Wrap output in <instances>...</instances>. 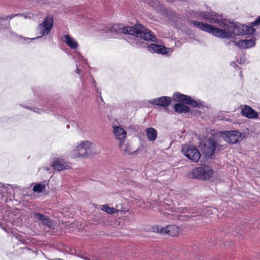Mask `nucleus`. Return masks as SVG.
<instances>
[{
  "mask_svg": "<svg viewBox=\"0 0 260 260\" xmlns=\"http://www.w3.org/2000/svg\"><path fill=\"white\" fill-rule=\"evenodd\" d=\"M190 22L199 29L220 39H235L236 36L253 35L255 31L254 26L250 24L247 26L238 22H230L224 18L220 25L222 28L199 21L191 20Z\"/></svg>",
  "mask_w": 260,
  "mask_h": 260,
  "instance_id": "f257e3e1",
  "label": "nucleus"
},
{
  "mask_svg": "<svg viewBox=\"0 0 260 260\" xmlns=\"http://www.w3.org/2000/svg\"><path fill=\"white\" fill-rule=\"evenodd\" d=\"M110 31L115 34H125L130 36L127 41L135 47H141L143 41L149 40L157 43V39L153 32L144 25L137 23L133 26H125L123 24H114L110 27Z\"/></svg>",
  "mask_w": 260,
  "mask_h": 260,
  "instance_id": "f03ea898",
  "label": "nucleus"
},
{
  "mask_svg": "<svg viewBox=\"0 0 260 260\" xmlns=\"http://www.w3.org/2000/svg\"><path fill=\"white\" fill-rule=\"evenodd\" d=\"M213 173L214 170L211 167L202 164L192 170L189 176L192 178L207 180L212 177Z\"/></svg>",
  "mask_w": 260,
  "mask_h": 260,
  "instance_id": "7ed1b4c3",
  "label": "nucleus"
},
{
  "mask_svg": "<svg viewBox=\"0 0 260 260\" xmlns=\"http://www.w3.org/2000/svg\"><path fill=\"white\" fill-rule=\"evenodd\" d=\"M201 151L206 158H210L215 153V137H205L200 139Z\"/></svg>",
  "mask_w": 260,
  "mask_h": 260,
  "instance_id": "20e7f679",
  "label": "nucleus"
},
{
  "mask_svg": "<svg viewBox=\"0 0 260 260\" xmlns=\"http://www.w3.org/2000/svg\"><path fill=\"white\" fill-rule=\"evenodd\" d=\"M181 152L187 158L193 162H198L201 156L200 152L194 145L187 144L182 145Z\"/></svg>",
  "mask_w": 260,
  "mask_h": 260,
  "instance_id": "39448f33",
  "label": "nucleus"
},
{
  "mask_svg": "<svg viewBox=\"0 0 260 260\" xmlns=\"http://www.w3.org/2000/svg\"><path fill=\"white\" fill-rule=\"evenodd\" d=\"M53 25V18L52 16L48 15L44 20L43 22L39 25L38 29V34L40 35L31 40L39 39L42 38L44 35H47L50 32L51 28Z\"/></svg>",
  "mask_w": 260,
  "mask_h": 260,
  "instance_id": "423d86ee",
  "label": "nucleus"
},
{
  "mask_svg": "<svg viewBox=\"0 0 260 260\" xmlns=\"http://www.w3.org/2000/svg\"><path fill=\"white\" fill-rule=\"evenodd\" d=\"M198 16L204 20H207L210 24H216L219 26L223 20L222 14H219L215 12L200 11Z\"/></svg>",
  "mask_w": 260,
  "mask_h": 260,
  "instance_id": "0eeeda50",
  "label": "nucleus"
},
{
  "mask_svg": "<svg viewBox=\"0 0 260 260\" xmlns=\"http://www.w3.org/2000/svg\"><path fill=\"white\" fill-rule=\"evenodd\" d=\"M147 41H143L144 44L140 48H147L148 50L151 53H155L162 55H167V56L170 55L169 51L170 49L169 48H167L165 46L156 44H148V43L146 42Z\"/></svg>",
  "mask_w": 260,
  "mask_h": 260,
  "instance_id": "6e6552de",
  "label": "nucleus"
},
{
  "mask_svg": "<svg viewBox=\"0 0 260 260\" xmlns=\"http://www.w3.org/2000/svg\"><path fill=\"white\" fill-rule=\"evenodd\" d=\"M91 143L88 141H82L81 144L76 147V151L78 155L76 156L87 157L93 154L91 150Z\"/></svg>",
  "mask_w": 260,
  "mask_h": 260,
  "instance_id": "1a4fd4ad",
  "label": "nucleus"
},
{
  "mask_svg": "<svg viewBox=\"0 0 260 260\" xmlns=\"http://www.w3.org/2000/svg\"><path fill=\"white\" fill-rule=\"evenodd\" d=\"M220 135L225 141L234 144L239 142L242 134L237 131H231L220 132Z\"/></svg>",
  "mask_w": 260,
  "mask_h": 260,
  "instance_id": "9d476101",
  "label": "nucleus"
},
{
  "mask_svg": "<svg viewBox=\"0 0 260 260\" xmlns=\"http://www.w3.org/2000/svg\"><path fill=\"white\" fill-rule=\"evenodd\" d=\"M54 102L49 101L47 99H46L41 103V105L43 106L44 108V109H39L35 107H32V108H31L29 106H25V108L28 109H30L35 112L41 113V111H54L55 110L54 107Z\"/></svg>",
  "mask_w": 260,
  "mask_h": 260,
  "instance_id": "9b49d317",
  "label": "nucleus"
},
{
  "mask_svg": "<svg viewBox=\"0 0 260 260\" xmlns=\"http://www.w3.org/2000/svg\"><path fill=\"white\" fill-rule=\"evenodd\" d=\"M34 217L35 219L40 221L43 225L46 226L49 229H54V222L48 216L40 213L35 212L34 213Z\"/></svg>",
  "mask_w": 260,
  "mask_h": 260,
  "instance_id": "f8f14e48",
  "label": "nucleus"
},
{
  "mask_svg": "<svg viewBox=\"0 0 260 260\" xmlns=\"http://www.w3.org/2000/svg\"><path fill=\"white\" fill-rule=\"evenodd\" d=\"M172 102V99L170 96H162L149 100V103L155 106L167 107L169 106Z\"/></svg>",
  "mask_w": 260,
  "mask_h": 260,
  "instance_id": "ddd939ff",
  "label": "nucleus"
},
{
  "mask_svg": "<svg viewBox=\"0 0 260 260\" xmlns=\"http://www.w3.org/2000/svg\"><path fill=\"white\" fill-rule=\"evenodd\" d=\"M241 113L243 116L249 119H256L258 117V112L246 105L242 109Z\"/></svg>",
  "mask_w": 260,
  "mask_h": 260,
  "instance_id": "4468645a",
  "label": "nucleus"
},
{
  "mask_svg": "<svg viewBox=\"0 0 260 260\" xmlns=\"http://www.w3.org/2000/svg\"><path fill=\"white\" fill-rule=\"evenodd\" d=\"M255 39L240 40L235 43V45L240 48L247 49L253 47L255 45Z\"/></svg>",
  "mask_w": 260,
  "mask_h": 260,
  "instance_id": "2eb2a0df",
  "label": "nucleus"
},
{
  "mask_svg": "<svg viewBox=\"0 0 260 260\" xmlns=\"http://www.w3.org/2000/svg\"><path fill=\"white\" fill-rule=\"evenodd\" d=\"M113 132L116 139H118L119 142L125 141L126 138V131L123 128L117 126H114L113 127Z\"/></svg>",
  "mask_w": 260,
  "mask_h": 260,
  "instance_id": "dca6fc26",
  "label": "nucleus"
},
{
  "mask_svg": "<svg viewBox=\"0 0 260 260\" xmlns=\"http://www.w3.org/2000/svg\"><path fill=\"white\" fill-rule=\"evenodd\" d=\"M62 41L72 49H76L78 47V42L69 35H63Z\"/></svg>",
  "mask_w": 260,
  "mask_h": 260,
  "instance_id": "f3484780",
  "label": "nucleus"
},
{
  "mask_svg": "<svg viewBox=\"0 0 260 260\" xmlns=\"http://www.w3.org/2000/svg\"><path fill=\"white\" fill-rule=\"evenodd\" d=\"M189 98V95L184 94L178 92L174 93L173 96L174 101L185 105L187 104Z\"/></svg>",
  "mask_w": 260,
  "mask_h": 260,
  "instance_id": "a211bd4d",
  "label": "nucleus"
},
{
  "mask_svg": "<svg viewBox=\"0 0 260 260\" xmlns=\"http://www.w3.org/2000/svg\"><path fill=\"white\" fill-rule=\"evenodd\" d=\"M174 108L175 111L178 113H188L190 111L189 107L187 105L180 103H176L174 105Z\"/></svg>",
  "mask_w": 260,
  "mask_h": 260,
  "instance_id": "6ab92c4d",
  "label": "nucleus"
},
{
  "mask_svg": "<svg viewBox=\"0 0 260 260\" xmlns=\"http://www.w3.org/2000/svg\"><path fill=\"white\" fill-rule=\"evenodd\" d=\"M165 234H168L171 236H175L179 233V228L175 224L168 225L165 227Z\"/></svg>",
  "mask_w": 260,
  "mask_h": 260,
  "instance_id": "aec40b11",
  "label": "nucleus"
},
{
  "mask_svg": "<svg viewBox=\"0 0 260 260\" xmlns=\"http://www.w3.org/2000/svg\"><path fill=\"white\" fill-rule=\"evenodd\" d=\"M147 138L150 141H154L157 138V133L156 129L153 127H148L146 129Z\"/></svg>",
  "mask_w": 260,
  "mask_h": 260,
  "instance_id": "412c9836",
  "label": "nucleus"
},
{
  "mask_svg": "<svg viewBox=\"0 0 260 260\" xmlns=\"http://www.w3.org/2000/svg\"><path fill=\"white\" fill-rule=\"evenodd\" d=\"M14 187H16V186L11 184L3 185L0 183V194H3L5 193H12L10 190H12Z\"/></svg>",
  "mask_w": 260,
  "mask_h": 260,
  "instance_id": "4be33fe9",
  "label": "nucleus"
},
{
  "mask_svg": "<svg viewBox=\"0 0 260 260\" xmlns=\"http://www.w3.org/2000/svg\"><path fill=\"white\" fill-rule=\"evenodd\" d=\"M52 166L54 168V170L58 171L67 169L66 166L60 159L55 160Z\"/></svg>",
  "mask_w": 260,
  "mask_h": 260,
  "instance_id": "5701e85b",
  "label": "nucleus"
},
{
  "mask_svg": "<svg viewBox=\"0 0 260 260\" xmlns=\"http://www.w3.org/2000/svg\"><path fill=\"white\" fill-rule=\"evenodd\" d=\"M25 236H26L25 235H20V234H16L15 236V237L16 238V239H17L19 242H20L22 244H23L24 245H27L30 243L31 240H30L29 237L27 238Z\"/></svg>",
  "mask_w": 260,
  "mask_h": 260,
  "instance_id": "b1692460",
  "label": "nucleus"
},
{
  "mask_svg": "<svg viewBox=\"0 0 260 260\" xmlns=\"http://www.w3.org/2000/svg\"><path fill=\"white\" fill-rule=\"evenodd\" d=\"M102 210L109 214H113L118 212V210L110 207L107 204L103 205Z\"/></svg>",
  "mask_w": 260,
  "mask_h": 260,
  "instance_id": "393cba45",
  "label": "nucleus"
},
{
  "mask_svg": "<svg viewBox=\"0 0 260 260\" xmlns=\"http://www.w3.org/2000/svg\"><path fill=\"white\" fill-rule=\"evenodd\" d=\"M119 148L121 151H123L125 153L128 154H131V152L129 150L128 145L124 143V141H121L119 142Z\"/></svg>",
  "mask_w": 260,
  "mask_h": 260,
  "instance_id": "a878e982",
  "label": "nucleus"
},
{
  "mask_svg": "<svg viewBox=\"0 0 260 260\" xmlns=\"http://www.w3.org/2000/svg\"><path fill=\"white\" fill-rule=\"evenodd\" d=\"M176 15L177 14L175 12L168 9L164 16L171 20H173L177 17Z\"/></svg>",
  "mask_w": 260,
  "mask_h": 260,
  "instance_id": "bb28decb",
  "label": "nucleus"
},
{
  "mask_svg": "<svg viewBox=\"0 0 260 260\" xmlns=\"http://www.w3.org/2000/svg\"><path fill=\"white\" fill-rule=\"evenodd\" d=\"M154 9H155L158 13L161 14L163 16H164V14L166 13L167 10H168L167 9L165 8L164 7V6L161 5L160 3Z\"/></svg>",
  "mask_w": 260,
  "mask_h": 260,
  "instance_id": "cd10ccee",
  "label": "nucleus"
},
{
  "mask_svg": "<svg viewBox=\"0 0 260 260\" xmlns=\"http://www.w3.org/2000/svg\"><path fill=\"white\" fill-rule=\"evenodd\" d=\"M45 188V186L41 183L36 184L33 187L34 192H42Z\"/></svg>",
  "mask_w": 260,
  "mask_h": 260,
  "instance_id": "c85d7f7f",
  "label": "nucleus"
},
{
  "mask_svg": "<svg viewBox=\"0 0 260 260\" xmlns=\"http://www.w3.org/2000/svg\"><path fill=\"white\" fill-rule=\"evenodd\" d=\"M144 2L147 3L150 7L154 8L156 7L159 4V1L158 0H142Z\"/></svg>",
  "mask_w": 260,
  "mask_h": 260,
  "instance_id": "c756f323",
  "label": "nucleus"
},
{
  "mask_svg": "<svg viewBox=\"0 0 260 260\" xmlns=\"http://www.w3.org/2000/svg\"><path fill=\"white\" fill-rule=\"evenodd\" d=\"M153 230L155 232L160 233L162 235L165 234V228H162L161 225H155L153 226Z\"/></svg>",
  "mask_w": 260,
  "mask_h": 260,
  "instance_id": "7c9ffc66",
  "label": "nucleus"
},
{
  "mask_svg": "<svg viewBox=\"0 0 260 260\" xmlns=\"http://www.w3.org/2000/svg\"><path fill=\"white\" fill-rule=\"evenodd\" d=\"M187 105H190L193 108H196L198 106V104L197 103V100L192 99L191 96H190V98L188 101V103H187Z\"/></svg>",
  "mask_w": 260,
  "mask_h": 260,
  "instance_id": "2f4dec72",
  "label": "nucleus"
},
{
  "mask_svg": "<svg viewBox=\"0 0 260 260\" xmlns=\"http://www.w3.org/2000/svg\"><path fill=\"white\" fill-rule=\"evenodd\" d=\"M4 20L3 19V17H0V30L2 29H8L10 26L9 23L8 24H5L4 23Z\"/></svg>",
  "mask_w": 260,
  "mask_h": 260,
  "instance_id": "473e14b6",
  "label": "nucleus"
},
{
  "mask_svg": "<svg viewBox=\"0 0 260 260\" xmlns=\"http://www.w3.org/2000/svg\"><path fill=\"white\" fill-rule=\"evenodd\" d=\"M215 152L218 153L221 150L223 149L224 148V147L223 145L218 144L217 143V142L216 141V140H215Z\"/></svg>",
  "mask_w": 260,
  "mask_h": 260,
  "instance_id": "72a5a7b5",
  "label": "nucleus"
},
{
  "mask_svg": "<svg viewBox=\"0 0 260 260\" xmlns=\"http://www.w3.org/2000/svg\"><path fill=\"white\" fill-rule=\"evenodd\" d=\"M91 80L92 81V82L93 84L94 85V88L95 89V90L97 91V92H99V94H98L97 96L101 99L102 101H103V98L102 97V95H101V92H99V89L96 86V82H95V80L93 79V78L92 77H91Z\"/></svg>",
  "mask_w": 260,
  "mask_h": 260,
  "instance_id": "f704fd0d",
  "label": "nucleus"
},
{
  "mask_svg": "<svg viewBox=\"0 0 260 260\" xmlns=\"http://www.w3.org/2000/svg\"><path fill=\"white\" fill-rule=\"evenodd\" d=\"M82 258L85 259V260H101V258L94 256H87L86 253H85V255H83V257Z\"/></svg>",
  "mask_w": 260,
  "mask_h": 260,
  "instance_id": "c9c22d12",
  "label": "nucleus"
},
{
  "mask_svg": "<svg viewBox=\"0 0 260 260\" xmlns=\"http://www.w3.org/2000/svg\"><path fill=\"white\" fill-rule=\"evenodd\" d=\"M162 206L166 210L171 211L173 209L172 205L167 203L164 202Z\"/></svg>",
  "mask_w": 260,
  "mask_h": 260,
  "instance_id": "e433bc0d",
  "label": "nucleus"
},
{
  "mask_svg": "<svg viewBox=\"0 0 260 260\" xmlns=\"http://www.w3.org/2000/svg\"><path fill=\"white\" fill-rule=\"evenodd\" d=\"M250 24L254 26L260 25V16H258L255 20L251 22Z\"/></svg>",
  "mask_w": 260,
  "mask_h": 260,
  "instance_id": "4c0bfd02",
  "label": "nucleus"
},
{
  "mask_svg": "<svg viewBox=\"0 0 260 260\" xmlns=\"http://www.w3.org/2000/svg\"><path fill=\"white\" fill-rule=\"evenodd\" d=\"M77 54L78 55V59L79 61H82L84 64L87 63V60L84 58L83 56L79 52H78Z\"/></svg>",
  "mask_w": 260,
  "mask_h": 260,
  "instance_id": "58836bf2",
  "label": "nucleus"
},
{
  "mask_svg": "<svg viewBox=\"0 0 260 260\" xmlns=\"http://www.w3.org/2000/svg\"><path fill=\"white\" fill-rule=\"evenodd\" d=\"M197 103L198 104V106L197 107L198 108H203L205 107L204 105V102L201 101V100L199 99L197 100Z\"/></svg>",
  "mask_w": 260,
  "mask_h": 260,
  "instance_id": "ea45409f",
  "label": "nucleus"
},
{
  "mask_svg": "<svg viewBox=\"0 0 260 260\" xmlns=\"http://www.w3.org/2000/svg\"><path fill=\"white\" fill-rule=\"evenodd\" d=\"M16 17V15L14 14H12V15H9L7 17H3V20L5 21L6 20H11L13 18L15 17Z\"/></svg>",
  "mask_w": 260,
  "mask_h": 260,
  "instance_id": "a19ab883",
  "label": "nucleus"
},
{
  "mask_svg": "<svg viewBox=\"0 0 260 260\" xmlns=\"http://www.w3.org/2000/svg\"><path fill=\"white\" fill-rule=\"evenodd\" d=\"M199 257H196V260H211L210 258L208 256H199Z\"/></svg>",
  "mask_w": 260,
  "mask_h": 260,
  "instance_id": "79ce46f5",
  "label": "nucleus"
},
{
  "mask_svg": "<svg viewBox=\"0 0 260 260\" xmlns=\"http://www.w3.org/2000/svg\"><path fill=\"white\" fill-rule=\"evenodd\" d=\"M245 61V59L244 57H240L239 58L237 59L236 62H237L239 64H243Z\"/></svg>",
  "mask_w": 260,
  "mask_h": 260,
  "instance_id": "37998d69",
  "label": "nucleus"
},
{
  "mask_svg": "<svg viewBox=\"0 0 260 260\" xmlns=\"http://www.w3.org/2000/svg\"><path fill=\"white\" fill-rule=\"evenodd\" d=\"M76 255L78 256H79V257H80L81 258H82V257H83V255H85V253L83 252H82V251H78V252H77Z\"/></svg>",
  "mask_w": 260,
  "mask_h": 260,
  "instance_id": "c03bdc74",
  "label": "nucleus"
},
{
  "mask_svg": "<svg viewBox=\"0 0 260 260\" xmlns=\"http://www.w3.org/2000/svg\"><path fill=\"white\" fill-rule=\"evenodd\" d=\"M230 65L232 67H233L234 68H237L238 67V65L237 64L236 62H231L230 63Z\"/></svg>",
  "mask_w": 260,
  "mask_h": 260,
  "instance_id": "a18cd8bd",
  "label": "nucleus"
},
{
  "mask_svg": "<svg viewBox=\"0 0 260 260\" xmlns=\"http://www.w3.org/2000/svg\"><path fill=\"white\" fill-rule=\"evenodd\" d=\"M76 67H77V69L76 70V73H77L78 74H80V69H79V66L77 64H76Z\"/></svg>",
  "mask_w": 260,
  "mask_h": 260,
  "instance_id": "49530a36",
  "label": "nucleus"
},
{
  "mask_svg": "<svg viewBox=\"0 0 260 260\" xmlns=\"http://www.w3.org/2000/svg\"><path fill=\"white\" fill-rule=\"evenodd\" d=\"M167 2L170 3H173L175 2L176 0H165ZM177 1H180L181 0H177Z\"/></svg>",
  "mask_w": 260,
  "mask_h": 260,
  "instance_id": "de8ad7c7",
  "label": "nucleus"
},
{
  "mask_svg": "<svg viewBox=\"0 0 260 260\" xmlns=\"http://www.w3.org/2000/svg\"><path fill=\"white\" fill-rule=\"evenodd\" d=\"M236 42H235V40H231V41H229V42H228L227 44L228 45H230L232 43H234L235 44Z\"/></svg>",
  "mask_w": 260,
  "mask_h": 260,
  "instance_id": "09e8293b",
  "label": "nucleus"
},
{
  "mask_svg": "<svg viewBox=\"0 0 260 260\" xmlns=\"http://www.w3.org/2000/svg\"><path fill=\"white\" fill-rule=\"evenodd\" d=\"M15 15H16V17L23 16V13H17V14H15Z\"/></svg>",
  "mask_w": 260,
  "mask_h": 260,
  "instance_id": "8fccbe9b",
  "label": "nucleus"
},
{
  "mask_svg": "<svg viewBox=\"0 0 260 260\" xmlns=\"http://www.w3.org/2000/svg\"><path fill=\"white\" fill-rule=\"evenodd\" d=\"M187 210H188V209L186 208H184V209H182V212L186 213V212H187Z\"/></svg>",
  "mask_w": 260,
  "mask_h": 260,
  "instance_id": "3c124183",
  "label": "nucleus"
},
{
  "mask_svg": "<svg viewBox=\"0 0 260 260\" xmlns=\"http://www.w3.org/2000/svg\"><path fill=\"white\" fill-rule=\"evenodd\" d=\"M21 38H23V39L24 40H32L31 39H30L28 38H23V37H21Z\"/></svg>",
  "mask_w": 260,
  "mask_h": 260,
  "instance_id": "603ef678",
  "label": "nucleus"
},
{
  "mask_svg": "<svg viewBox=\"0 0 260 260\" xmlns=\"http://www.w3.org/2000/svg\"><path fill=\"white\" fill-rule=\"evenodd\" d=\"M3 217V214L2 212H0V219L2 218Z\"/></svg>",
  "mask_w": 260,
  "mask_h": 260,
  "instance_id": "864d4df0",
  "label": "nucleus"
},
{
  "mask_svg": "<svg viewBox=\"0 0 260 260\" xmlns=\"http://www.w3.org/2000/svg\"><path fill=\"white\" fill-rule=\"evenodd\" d=\"M67 127L68 128H69L70 127V125H69V124H68V125H67Z\"/></svg>",
  "mask_w": 260,
  "mask_h": 260,
  "instance_id": "5fc2aeb1",
  "label": "nucleus"
},
{
  "mask_svg": "<svg viewBox=\"0 0 260 260\" xmlns=\"http://www.w3.org/2000/svg\"><path fill=\"white\" fill-rule=\"evenodd\" d=\"M23 16H24L25 18H27V16H26L25 15H24V14H23Z\"/></svg>",
  "mask_w": 260,
  "mask_h": 260,
  "instance_id": "6e6d98bb",
  "label": "nucleus"
},
{
  "mask_svg": "<svg viewBox=\"0 0 260 260\" xmlns=\"http://www.w3.org/2000/svg\"><path fill=\"white\" fill-rule=\"evenodd\" d=\"M101 260H102V259H101Z\"/></svg>",
  "mask_w": 260,
  "mask_h": 260,
  "instance_id": "4d7b16f0",
  "label": "nucleus"
}]
</instances>
